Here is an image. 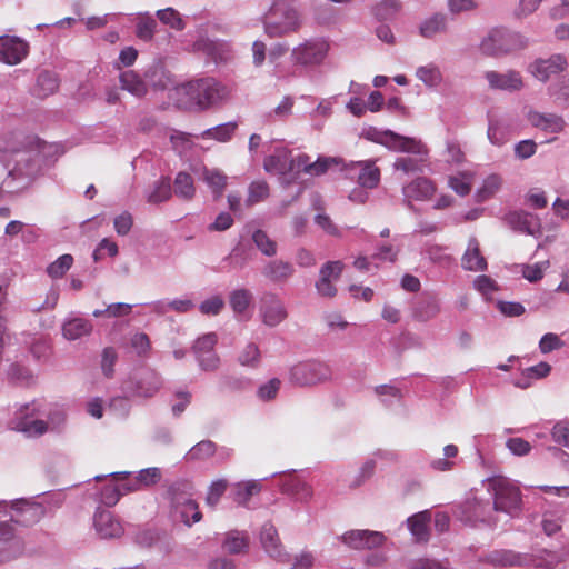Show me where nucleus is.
Returning <instances> with one entry per match:
<instances>
[{
	"instance_id": "20",
	"label": "nucleus",
	"mask_w": 569,
	"mask_h": 569,
	"mask_svg": "<svg viewBox=\"0 0 569 569\" xmlns=\"http://www.w3.org/2000/svg\"><path fill=\"white\" fill-rule=\"evenodd\" d=\"M387 134L390 137L389 142H387V148L393 151L412 153L419 157L428 156V149L420 140L400 136L391 130H387Z\"/></svg>"
},
{
	"instance_id": "48",
	"label": "nucleus",
	"mask_w": 569,
	"mask_h": 569,
	"mask_svg": "<svg viewBox=\"0 0 569 569\" xmlns=\"http://www.w3.org/2000/svg\"><path fill=\"white\" fill-rule=\"evenodd\" d=\"M203 179L207 182V184L212 189V192L214 193L216 198L221 197L227 184V177L217 170H204Z\"/></svg>"
},
{
	"instance_id": "58",
	"label": "nucleus",
	"mask_w": 569,
	"mask_h": 569,
	"mask_svg": "<svg viewBox=\"0 0 569 569\" xmlns=\"http://www.w3.org/2000/svg\"><path fill=\"white\" fill-rule=\"evenodd\" d=\"M224 308V300L220 296H212L199 305V310L206 316H217Z\"/></svg>"
},
{
	"instance_id": "9",
	"label": "nucleus",
	"mask_w": 569,
	"mask_h": 569,
	"mask_svg": "<svg viewBox=\"0 0 569 569\" xmlns=\"http://www.w3.org/2000/svg\"><path fill=\"white\" fill-rule=\"evenodd\" d=\"M567 67V57L561 53H556L546 59H536L529 64L528 71L537 80L547 82L551 77L565 71Z\"/></svg>"
},
{
	"instance_id": "22",
	"label": "nucleus",
	"mask_w": 569,
	"mask_h": 569,
	"mask_svg": "<svg viewBox=\"0 0 569 569\" xmlns=\"http://www.w3.org/2000/svg\"><path fill=\"white\" fill-rule=\"evenodd\" d=\"M535 561L532 556L512 550H500L490 555V562L499 567H532Z\"/></svg>"
},
{
	"instance_id": "37",
	"label": "nucleus",
	"mask_w": 569,
	"mask_h": 569,
	"mask_svg": "<svg viewBox=\"0 0 569 569\" xmlns=\"http://www.w3.org/2000/svg\"><path fill=\"white\" fill-rule=\"evenodd\" d=\"M174 193L177 197L183 200H191L196 194V188L193 178L184 172L180 171L174 178Z\"/></svg>"
},
{
	"instance_id": "5",
	"label": "nucleus",
	"mask_w": 569,
	"mask_h": 569,
	"mask_svg": "<svg viewBox=\"0 0 569 569\" xmlns=\"http://www.w3.org/2000/svg\"><path fill=\"white\" fill-rule=\"evenodd\" d=\"M332 370L326 362L310 360L302 361L291 367L289 372L290 382L299 387H312L330 381Z\"/></svg>"
},
{
	"instance_id": "4",
	"label": "nucleus",
	"mask_w": 569,
	"mask_h": 569,
	"mask_svg": "<svg viewBox=\"0 0 569 569\" xmlns=\"http://www.w3.org/2000/svg\"><path fill=\"white\" fill-rule=\"evenodd\" d=\"M493 495V509L516 517L521 510V492L519 488L505 478H493L489 481Z\"/></svg>"
},
{
	"instance_id": "52",
	"label": "nucleus",
	"mask_w": 569,
	"mask_h": 569,
	"mask_svg": "<svg viewBox=\"0 0 569 569\" xmlns=\"http://www.w3.org/2000/svg\"><path fill=\"white\" fill-rule=\"evenodd\" d=\"M426 158L427 157H420L419 159L411 157H399L393 163V169L397 171H402L407 174L421 171V162H423Z\"/></svg>"
},
{
	"instance_id": "17",
	"label": "nucleus",
	"mask_w": 569,
	"mask_h": 569,
	"mask_svg": "<svg viewBox=\"0 0 569 569\" xmlns=\"http://www.w3.org/2000/svg\"><path fill=\"white\" fill-rule=\"evenodd\" d=\"M28 53V44L18 37H0V60L8 64L19 63Z\"/></svg>"
},
{
	"instance_id": "12",
	"label": "nucleus",
	"mask_w": 569,
	"mask_h": 569,
	"mask_svg": "<svg viewBox=\"0 0 569 569\" xmlns=\"http://www.w3.org/2000/svg\"><path fill=\"white\" fill-rule=\"evenodd\" d=\"M328 44L322 40H310L292 50L296 63L301 66L320 64L327 56Z\"/></svg>"
},
{
	"instance_id": "53",
	"label": "nucleus",
	"mask_w": 569,
	"mask_h": 569,
	"mask_svg": "<svg viewBox=\"0 0 569 569\" xmlns=\"http://www.w3.org/2000/svg\"><path fill=\"white\" fill-rule=\"evenodd\" d=\"M228 487V481L226 479H218L213 481L207 492L206 502L208 506L214 508L220 498L223 496Z\"/></svg>"
},
{
	"instance_id": "29",
	"label": "nucleus",
	"mask_w": 569,
	"mask_h": 569,
	"mask_svg": "<svg viewBox=\"0 0 569 569\" xmlns=\"http://www.w3.org/2000/svg\"><path fill=\"white\" fill-rule=\"evenodd\" d=\"M431 521V513L428 510L420 511L407 519L408 528L418 542H426L429 540L428 525Z\"/></svg>"
},
{
	"instance_id": "54",
	"label": "nucleus",
	"mask_w": 569,
	"mask_h": 569,
	"mask_svg": "<svg viewBox=\"0 0 569 569\" xmlns=\"http://www.w3.org/2000/svg\"><path fill=\"white\" fill-rule=\"evenodd\" d=\"M445 458H438L431 461V467L439 471L450 470L455 462L450 461V458H455L458 455V448L455 445H447L443 448Z\"/></svg>"
},
{
	"instance_id": "64",
	"label": "nucleus",
	"mask_w": 569,
	"mask_h": 569,
	"mask_svg": "<svg viewBox=\"0 0 569 569\" xmlns=\"http://www.w3.org/2000/svg\"><path fill=\"white\" fill-rule=\"evenodd\" d=\"M487 136L495 146H502L508 140L506 130L497 121L489 122Z\"/></svg>"
},
{
	"instance_id": "13",
	"label": "nucleus",
	"mask_w": 569,
	"mask_h": 569,
	"mask_svg": "<svg viewBox=\"0 0 569 569\" xmlns=\"http://www.w3.org/2000/svg\"><path fill=\"white\" fill-rule=\"evenodd\" d=\"M93 526L102 539L119 538L123 533V527L116 516L104 509H98L93 517Z\"/></svg>"
},
{
	"instance_id": "24",
	"label": "nucleus",
	"mask_w": 569,
	"mask_h": 569,
	"mask_svg": "<svg viewBox=\"0 0 569 569\" xmlns=\"http://www.w3.org/2000/svg\"><path fill=\"white\" fill-rule=\"evenodd\" d=\"M528 120L535 128L551 133H559L566 127L563 118L556 113H541L538 111H530L528 114Z\"/></svg>"
},
{
	"instance_id": "61",
	"label": "nucleus",
	"mask_w": 569,
	"mask_h": 569,
	"mask_svg": "<svg viewBox=\"0 0 569 569\" xmlns=\"http://www.w3.org/2000/svg\"><path fill=\"white\" fill-rule=\"evenodd\" d=\"M551 437L558 445L569 448V422L565 420L556 422L551 430Z\"/></svg>"
},
{
	"instance_id": "28",
	"label": "nucleus",
	"mask_w": 569,
	"mask_h": 569,
	"mask_svg": "<svg viewBox=\"0 0 569 569\" xmlns=\"http://www.w3.org/2000/svg\"><path fill=\"white\" fill-rule=\"evenodd\" d=\"M162 479V471L160 468L151 467L140 470L134 480L131 482H128L129 486L123 487L124 492H131V491H138L143 488H149Z\"/></svg>"
},
{
	"instance_id": "2",
	"label": "nucleus",
	"mask_w": 569,
	"mask_h": 569,
	"mask_svg": "<svg viewBox=\"0 0 569 569\" xmlns=\"http://www.w3.org/2000/svg\"><path fill=\"white\" fill-rule=\"evenodd\" d=\"M186 93L200 110L217 108L229 98V89L214 78L190 81L184 87Z\"/></svg>"
},
{
	"instance_id": "26",
	"label": "nucleus",
	"mask_w": 569,
	"mask_h": 569,
	"mask_svg": "<svg viewBox=\"0 0 569 569\" xmlns=\"http://www.w3.org/2000/svg\"><path fill=\"white\" fill-rule=\"evenodd\" d=\"M44 510L41 505L23 502L16 509L14 516L10 521L12 525H20L22 527H30L37 523L43 517Z\"/></svg>"
},
{
	"instance_id": "49",
	"label": "nucleus",
	"mask_w": 569,
	"mask_h": 569,
	"mask_svg": "<svg viewBox=\"0 0 569 569\" xmlns=\"http://www.w3.org/2000/svg\"><path fill=\"white\" fill-rule=\"evenodd\" d=\"M416 76L429 87L438 86L441 81V72L433 64L422 66L417 69Z\"/></svg>"
},
{
	"instance_id": "8",
	"label": "nucleus",
	"mask_w": 569,
	"mask_h": 569,
	"mask_svg": "<svg viewBox=\"0 0 569 569\" xmlns=\"http://www.w3.org/2000/svg\"><path fill=\"white\" fill-rule=\"evenodd\" d=\"M0 164L12 177H32L36 172V163L27 151H9L0 149Z\"/></svg>"
},
{
	"instance_id": "43",
	"label": "nucleus",
	"mask_w": 569,
	"mask_h": 569,
	"mask_svg": "<svg viewBox=\"0 0 569 569\" xmlns=\"http://www.w3.org/2000/svg\"><path fill=\"white\" fill-rule=\"evenodd\" d=\"M400 10V2L398 0H381L372 8V14L379 21L392 19Z\"/></svg>"
},
{
	"instance_id": "44",
	"label": "nucleus",
	"mask_w": 569,
	"mask_h": 569,
	"mask_svg": "<svg viewBox=\"0 0 569 569\" xmlns=\"http://www.w3.org/2000/svg\"><path fill=\"white\" fill-rule=\"evenodd\" d=\"M73 264V257L69 253L60 256L47 267V273L52 279L62 278Z\"/></svg>"
},
{
	"instance_id": "39",
	"label": "nucleus",
	"mask_w": 569,
	"mask_h": 569,
	"mask_svg": "<svg viewBox=\"0 0 569 569\" xmlns=\"http://www.w3.org/2000/svg\"><path fill=\"white\" fill-rule=\"evenodd\" d=\"M237 129V122H227L209 128L201 133L202 139H214L219 142L229 141Z\"/></svg>"
},
{
	"instance_id": "30",
	"label": "nucleus",
	"mask_w": 569,
	"mask_h": 569,
	"mask_svg": "<svg viewBox=\"0 0 569 569\" xmlns=\"http://www.w3.org/2000/svg\"><path fill=\"white\" fill-rule=\"evenodd\" d=\"M435 192L432 182L423 177L417 178L402 188V193L407 199L425 200Z\"/></svg>"
},
{
	"instance_id": "50",
	"label": "nucleus",
	"mask_w": 569,
	"mask_h": 569,
	"mask_svg": "<svg viewBox=\"0 0 569 569\" xmlns=\"http://www.w3.org/2000/svg\"><path fill=\"white\" fill-rule=\"evenodd\" d=\"M126 486H129L128 482L121 485L109 483L104 486L101 491L102 502L107 506H114L119 501L120 497L127 493L123 488Z\"/></svg>"
},
{
	"instance_id": "38",
	"label": "nucleus",
	"mask_w": 569,
	"mask_h": 569,
	"mask_svg": "<svg viewBox=\"0 0 569 569\" xmlns=\"http://www.w3.org/2000/svg\"><path fill=\"white\" fill-rule=\"evenodd\" d=\"M251 239L256 244L257 249L266 257H274L278 252V246L274 240H272L266 231L261 229H257L253 231Z\"/></svg>"
},
{
	"instance_id": "19",
	"label": "nucleus",
	"mask_w": 569,
	"mask_h": 569,
	"mask_svg": "<svg viewBox=\"0 0 569 569\" xmlns=\"http://www.w3.org/2000/svg\"><path fill=\"white\" fill-rule=\"evenodd\" d=\"M295 267L291 262L282 259H273L263 264L261 274L268 281L280 284L286 283L295 274Z\"/></svg>"
},
{
	"instance_id": "60",
	"label": "nucleus",
	"mask_w": 569,
	"mask_h": 569,
	"mask_svg": "<svg viewBox=\"0 0 569 569\" xmlns=\"http://www.w3.org/2000/svg\"><path fill=\"white\" fill-rule=\"evenodd\" d=\"M157 27V21L151 17L141 18L137 23V37L148 41L151 40Z\"/></svg>"
},
{
	"instance_id": "35",
	"label": "nucleus",
	"mask_w": 569,
	"mask_h": 569,
	"mask_svg": "<svg viewBox=\"0 0 569 569\" xmlns=\"http://www.w3.org/2000/svg\"><path fill=\"white\" fill-rule=\"evenodd\" d=\"M440 312L439 301L435 297L422 298L413 308V318L419 321L433 319Z\"/></svg>"
},
{
	"instance_id": "46",
	"label": "nucleus",
	"mask_w": 569,
	"mask_h": 569,
	"mask_svg": "<svg viewBox=\"0 0 569 569\" xmlns=\"http://www.w3.org/2000/svg\"><path fill=\"white\" fill-rule=\"evenodd\" d=\"M217 451V445L211 440H202L196 443L187 453L189 460H204Z\"/></svg>"
},
{
	"instance_id": "1",
	"label": "nucleus",
	"mask_w": 569,
	"mask_h": 569,
	"mask_svg": "<svg viewBox=\"0 0 569 569\" xmlns=\"http://www.w3.org/2000/svg\"><path fill=\"white\" fill-rule=\"evenodd\" d=\"M261 21L264 33L272 39L296 32L301 24L299 12L289 0H274Z\"/></svg>"
},
{
	"instance_id": "33",
	"label": "nucleus",
	"mask_w": 569,
	"mask_h": 569,
	"mask_svg": "<svg viewBox=\"0 0 569 569\" xmlns=\"http://www.w3.org/2000/svg\"><path fill=\"white\" fill-rule=\"evenodd\" d=\"M447 27V17L443 13H435L420 23L419 33L426 39H431L438 33L446 32Z\"/></svg>"
},
{
	"instance_id": "41",
	"label": "nucleus",
	"mask_w": 569,
	"mask_h": 569,
	"mask_svg": "<svg viewBox=\"0 0 569 569\" xmlns=\"http://www.w3.org/2000/svg\"><path fill=\"white\" fill-rule=\"evenodd\" d=\"M261 490V486L257 481H248L246 483H237L232 489L233 500L239 506H246L250 498Z\"/></svg>"
},
{
	"instance_id": "25",
	"label": "nucleus",
	"mask_w": 569,
	"mask_h": 569,
	"mask_svg": "<svg viewBox=\"0 0 569 569\" xmlns=\"http://www.w3.org/2000/svg\"><path fill=\"white\" fill-rule=\"evenodd\" d=\"M261 545L264 551L272 558L283 561L286 555L282 552L277 529L272 523H264L260 533Z\"/></svg>"
},
{
	"instance_id": "40",
	"label": "nucleus",
	"mask_w": 569,
	"mask_h": 569,
	"mask_svg": "<svg viewBox=\"0 0 569 569\" xmlns=\"http://www.w3.org/2000/svg\"><path fill=\"white\" fill-rule=\"evenodd\" d=\"M223 549L231 555H237L248 548V536L237 530L227 533L222 545Z\"/></svg>"
},
{
	"instance_id": "57",
	"label": "nucleus",
	"mask_w": 569,
	"mask_h": 569,
	"mask_svg": "<svg viewBox=\"0 0 569 569\" xmlns=\"http://www.w3.org/2000/svg\"><path fill=\"white\" fill-rule=\"evenodd\" d=\"M8 376L11 381L20 385H29L33 378L31 371L19 363L9 367Z\"/></svg>"
},
{
	"instance_id": "10",
	"label": "nucleus",
	"mask_w": 569,
	"mask_h": 569,
	"mask_svg": "<svg viewBox=\"0 0 569 569\" xmlns=\"http://www.w3.org/2000/svg\"><path fill=\"white\" fill-rule=\"evenodd\" d=\"M23 540L16 535L11 521L0 522V562H7L22 555Z\"/></svg>"
},
{
	"instance_id": "32",
	"label": "nucleus",
	"mask_w": 569,
	"mask_h": 569,
	"mask_svg": "<svg viewBox=\"0 0 569 569\" xmlns=\"http://www.w3.org/2000/svg\"><path fill=\"white\" fill-rule=\"evenodd\" d=\"M92 325L83 318L68 319L62 325V335L67 340H77L90 335Z\"/></svg>"
},
{
	"instance_id": "56",
	"label": "nucleus",
	"mask_w": 569,
	"mask_h": 569,
	"mask_svg": "<svg viewBox=\"0 0 569 569\" xmlns=\"http://www.w3.org/2000/svg\"><path fill=\"white\" fill-rule=\"evenodd\" d=\"M342 162L339 158L332 157H319L315 162H311L310 176H322L325 174L332 166H338Z\"/></svg>"
},
{
	"instance_id": "59",
	"label": "nucleus",
	"mask_w": 569,
	"mask_h": 569,
	"mask_svg": "<svg viewBox=\"0 0 569 569\" xmlns=\"http://www.w3.org/2000/svg\"><path fill=\"white\" fill-rule=\"evenodd\" d=\"M218 341V337L213 332H209L198 338L193 345V352L196 356L200 353H208L213 351V348Z\"/></svg>"
},
{
	"instance_id": "11",
	"label": "nucleus",
	"mask_w": 569,
	"mask_h": 569,
	"mask_svg": "<svg viewBox=\"0 0 569 569\" xmlns=\"http://www.w3.org/2000/svg\"><path fill=\"white\" fill-rule=\"evenodd\" d=\"M350 179H357L362 188L372 189L379 184L380 170L373 161H356L345 164L341 169Z\"/></svg>"
},
{
	"instance_id": "6",
	"label": "nucleus",
	"mask_w": 569,
	"mask_h": 569,
	"mask_svg": "<svg viewBox=\"0 0 569 569\" xmlns=\"http://www.w3.org/2000/svg\"><path fill=\"white\" fill-rule=\"evenodd\" d=\"M192 486L187 481L176 482L169 488V495L172 503L176 507H181V518L187 526H191V522H198L201 520V512L198 509V503L187 496V492Z\"/></svg>"
},
{
	"instance_id": "23",
	"label": "nucleus",
	"mask_w": 569,
	"mask_h": 569,
	"mask_svg": "<svg viewBox=\"0 0 569 569\" xmlns=\"http://www.w3.org/2000/svg\"><path fill=\"white\" fill-rule=\"evenodd\" d=\"M291 151L287 148L280 147L274 150V153L264 158L263 168L268 173L278 174L281 177L291 172L290 167Z\"/></svg>"
},
{
	"instance_id": "27",
	"label": "nucleus",
	"mask_w": 569,
	"mask_h": 569,
	"mask_svg": "<svg viewBox=\"0 0 569 569\" xmlns=\"http://www.w3.org/2000/svg\"><path fill=\"white\" fill-rule=\"evenodd\" d=\"M120 88L133 97L141 99L148 93V86L133 70H127L119 74Z\"/></svg>"
},
{
	"instance_id": "45",
	"label": "nucleus",
	"mask_w": 569,
	"mask_h": 569,
	"mask_svg": "<svg viewBox=\"0 0 569 569\" xmlns=\"http://www.w3.org/2000/svg\"><path fill=\"white\" fill-rule=\"evenodd\" d=\"M260 361L259 347L253 342H249L238 355V362L243 367L257 368Z\"/></svg>"
},
{
	"instance_id": "31",
	"label": "nucleus",
	"mask_w": 569,
	"mask_h": 569,
	"mask_svg": "<svg viewBox=\"0 0 569 569\" xmlns=\"http://www.w3.org/2000/svg\"><path fill=\"white\" fill-rule=\"evenodd\" d=\"M462 267L470 271H483L487 268L486 259L481 256L479 242L476 238H470L468 248L462 257Z\"/></svg>"
},
{
	"instance_id": "62",
	"label": "nucleus",
	"mask_w": 569,
	"mask_h": 569,
	"mask_svg": "<svg viewBox=\"0 0 569 569\" xmlns=\"http://www.w3.org/2000/svg\"><path fill=\"white\" fill-rule=\"evenodd\" d=\"M343 271V263L339 260L326 262L319 271L320 278H327L328 280L337 281Z\"/></svg>"
},
{
	"instance_id": "42",
	"label": "nucleus",
	"mask_w": 569,
	"mask_h": 569,
	"mask_svg": "<svg viewBox=\"0 0 569 569\" xmlns=\"http://www.w3.org/2000/svg\"><path fill=\"white\" fill-rule=\"evenodd\" d=\"M58 89L56 76L49 71L41 72L37 78L34 93L39 98H46Z\"/></svg>"
},
{
	"instance_id": "16",
	"label": "nucleus",
	"mask_w": 569,
	"mask_h": 569,
	"mask_svg": "<svg viewBox=\"0 0 569 569\" xmlns=\"http://www.w3.org/2000/svg\"><path fill=\"white\" fill-rule=\"evenodd\" d=\"M506 223L515 231L536 236L541 231L538 216L527 211H511L505 217Z\"/></svg>"
},
{
	"instance_id": "7",
	"label": "nucleus",
	"mask_w": 569,
	"mask_h": 569,
	"mask_svg": "<svg viewBox=\"0 0 569 569\" xmlns=\"http://www.w3.org/2000/svg\"><path fill=\"white\" fill-rule=\"evenodd\" d=\"M259 317L263 325L273 328L288 318V310L277 293L266 291L259 300Z\"/></svg>"
},
{
	"instance_id": "47",
	"label": "nucleus",
	"mask_w": 569,
	"mask_h": 569,
	"mask_svg": "<svg viewBox=\"0 0 569 569\" xmlns=\"http://www.w3.org/2000/svg\"><path fill=\"white\" fill-rule=\"evenodd\" d=\"M501 183L502 180L498 174L487 177L482 187L476 193L477 201L482 202L491 198L500 189Z\"/></svg>"
},
{
	"instance_id": "51",
	"label": "nucleus",
	"mask_w": 569,
	"mask_h": 569,
	"mask_svg": "<svg viewBox=\"0 0 569 569\" xmlns=\"http://www.w3.org/2000/svg\"><path fill=\"white\" fill-rule=\"evenodd\" d=\"M269 197V186L266 181H253L249 186L247 204L252 206Z\"/></svg>"
},
{
	"instance_id": "14",
	"label": "nucleus",
	"mask_w": 569,
	"mask_h": 569,
	"mask_svg": "<svg viewBox=\"0 0 569 569\" xmlns=\"http://www.w3.org/2000/svg\"><path fill=\"white\" fill-rule=\"evenodd\" d=\"M134 542L142 548L157 547L162 552H170L174 541L166 531L157 529H142L134 536Z\"/></svg>"
},
{
	"instance_id": "3",
	"label": "nucleus",
	"mask_w": 569,
	"mask_h": 569,
	"mask_svg": "<svg viewBox=\"0 0 569 569\" xmlns=\"http://www.w3.org/2000/svg\"><path fill=\"white\" fill-rule=\"evenodd\" d=\"M529 39L517 31L506 28H495L480 43V50L485 56L500 58L526 49Z\"/></svg>"
},
{
	"instance_id": "18",
	"label": "nucleus",
	"mask_w": 569,
	"mask_h": 569,
	"mask_svg": "<svg viewBox=\"0 0 569 569\" xmlns=\"http://www.w3.org/2000/svg\"><path fill=\"white\" fill-rule=\"evenodd\" d=\"M485 79L489 87L495 90L519 91L523 87L521 74L516 70H508L505 73L487 71Z\"/></svg>"
},
{
	"instance_id": "63",
	"label": "nucleus",
	"mask_w": 569,
	"mask_h": 569,
	"mask_svg": "<svg viewBox=\"0 0 569 569\" xmlns=\"http://www.w3.org/2000/svg\"><path fill=\"white\" fill-rule=\"evenodd\" d=\"M20 431L28 436H41L48 430V425L43 420L21 421L18 425Z\"/></svg>"
},
{
	"instance_id": "55",
	"label": "nucleus",
	"mask_w": 569,
	"mask_h": 569,
	"mask_svg": "<svg viewBox=\"0 0 569 569\" xmlns=\"http://www.w3.org/2000/svg\"><path fill=\"white\" fill-rule=\"evenodd\" d=\"M157 17L162 23L168 24L176 30H182L184 28V23L180 18L179 12L172 8L158 10Z\"/></svg>"
},
{
	"instance_id": "21",
	"label": "nucleus",
	"mask_w": 569,
	"mask_h": 569,
	"mask_svg": "<svg viewBox=\"0 0 569 569\" xmlns=\"http://www.w3.org/2000/svg\"><path fill=\"white\" fill-rule=\"evenodd\" d=\"M281 491L299 502H308L313 496L311 486L293 473L284 477L281 482Z\"/></svg>"
},
{
	"instance_id": "34",
	"label": "nucleus",
	"mask_w": 569,
	"mask_h": 569,
	"mask_svg": "<svg viewBox=\"0 0 569 569\" xmlns=\"http://www.w3.org/2000/svg\"><path fill=\"white\" fill-rule=\"evenodd\" d=\"M253 299L252 292L247 288H238L229 293V306L237 317H242Z\"/></svg>"
},
{
	"instance_id": "15",
	"label": "nucleus",
	"mask_w": 569,
	"mask_h": 569,
	"mask_svg": "<svg viewBox=\"0 0 569 569\" xmlns=\"http://www.w3.org/2000/svg\"><path fill=\"white\" fill-rule=\"evenodd\" d=\"M161 387V377L157 372L148 370L143 372L136 382H127L126 390L132 396L151 398L160 390Z\"/></svg>"
},
{
	"instance_id": "36",
	"label": "nucleus",
	"mask_w": 569,
	"mask_h": 569,
	"mask_svg": "<svg viewBox=\"0 0 569 569\" xmlns=\"http://www.w3.org/2000/svg\"><path fill=\"white\" fill-rule=\"evenodd\" d=\"M172 196V187L169 177H161L154 182L152 189L147 192V201L158 204L168 201Z\"/></svg>"
}]
</instances>
